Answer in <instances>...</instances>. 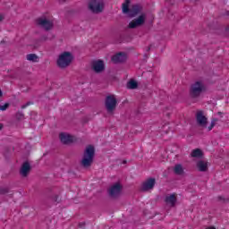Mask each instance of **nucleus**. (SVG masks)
I'll list each match as a JSON object with an SVG mask.
<instances>
[{
    "label": "nucleus",
    "mask_w": 229,
    "mask_h": 229,
    "mask_svg": "<svg viewBox=\"0 0 229 229\" xmlns=\"http://www.w3.org/2000/svg\"><path fill=\"white\" fill-rule=\"evenodd\" d=\"M72 54L71 52L62 53L57 59V65L60 69L69 67L72 62Z\"/></svg>",
    "instance_id": "3"
},
{
    "label": "nucleus",
    "mask_w": 229,
    "mask_h": 229,
    "mask_svg": "<svg viewBox=\"0 0 229 229\" xmlns=\"http://www.w3.org/2000/svg\"><path fill=\"white\" fill-rule=\"evenodd\" d=\"M155 183H157V181L155 178H149L146 182L142 183L141 191H148L153 190L155 187Z\"/></svg>",
    "instance_id": "11"
},
{
    "label": "nucleus",
    "mask_w": 229,
    "mask_h": 229,
    "mask_svg": "<svg viewBox=\"0 0 229 229\" xmlns=\"http://www.w3.org/2000/svg\"><path fill=\"white\" fill-rule=\"evenodd\" d=\"M123 164H126V161H123Z\"/></svg>",
    "instance_id": "29"
},
{
    "label": "nucleus",
    "mask_w": 229,
    "mask_h": 229,
    "mask_svg": "<svg viewBox=\"0 0 229 229\" xmlns=\"http://www.w3.org/2000/svg\"><path fill=\"white\" fill-rule=\"evenodd\" d=\"M0 194H8V188H1Z\"/></svg>",
    "instance_id": "25"
},
{
    "label": "nucleus",
    "mask_w": 229,
    "mask_h": 229,
    "mask_svg": "<svg viewBox=\"0 0 229 229\" xmlns=\"http://www.w3.org/2000/svg\"><path fill=\"white\" fill-rule=\"evenodd\" d=\"M115 106H117V99H115V97L114 95L107 96L106 98V108L107 112L115 110Z\"/></svg>",
    "instance_id": "8"
},
{
    "label": "nucleus",
    "mask_w": 229,
    "mask_h": 229,
    "mask_svg": "<svg viewBox=\"0 0 229 229\" xmlns=\"http://www.w3.org/2000/svg\"><path fill=\"white\" fill-rule=\"evenodd\" d=\"M112 62L114 64H123V62H126V54L118 53L112 57Z\"/></svg>",
    "instance_id": "16"
},
{
    "label": "nucleus",
    "mask_w": 229,
    "mask_h": 229,
    "mask_svg": "<svg viewBox=\"0 0 229 229\" xmlns=\"http://www.w3.org/2000/svg\"><path fill=\"white\" fill-rule=\"evenodd\" d=\"M196 121L197 124L201 128H207V124H208V119L205 116L203 111H198L196 114Z\"/></svg>",
    "instance_id": "9"
},
{
    "label": "nucleus",
    "mask_w": 229,
    "mask_h": 229,
    "mask_svg": "<svg viewBox=\"0 0 229 229\" xmlns=\"http://www.w3.org/2000/svg\"><path fill=\"white\" fill-rule=\"evenodd\" d=\"M10 106L9 103H5L4 106H0V110L2 112H4L5 110H8V107Z\"/></svg>",
    "instance_id": "24"
},
{
    "label": "nucleus",
    "mask_w": 229,
    "mask_h": 229,
    "mask_svg": "<svg viewBox=\"0 0 229 229\" xmlns=\"http://www.w3.org/2000/svg\"><path fill=\"white\" fill-rule=\"evenodd\" d=\"M176 201V193L166 195L165 198V202L168 207H174Z\"/></svg>",
    "instance_id": "15"
},
{
    "label": "nucleus",
    "mask_w": 229,
    "mask_h": 229,
    "mask_svg": "<svg viewBox=\"0 0 229 229\" xmlns=\"http://www.w3.org/2000/svg\"><path fill=\"white\" fill-rule=\"evenodd\" d=\"M137 87H139V84L134 80H131L127 83V89H137Z\"/></svg>",
    "instance_id": "21"
},
{
    "label": "nucleus",
    "mask_w": 229,
    "mask_h": 229,
    "mask_svg": "<svg viewBox=\"0 0 229 229\" xmlns=\"http://www.w3.org/2000/svg\"><path fill=\"white\" fill-rule=\"evenodd\" d=\"M145 22H146V14H140L138 18L132 20L129 23L128 28L130 30H135V28H140V26H143Z\"/></svg>",
    "instance_id": "6"
},
{
    "label": "nucleus",
    "mask_w": 229,
    "mask_h": 229,
    "mask_svg": "<svg viewBox=\"0 0 229 229\" xmlns=\"http://www.w3.org/2000/svg\"><path fill=\"white\" fill-rule=\"evenodd\" d=\"M123 187L119 182H116L114 185L111 186L108 190V194L111 198H119L121 196V190Z\"/></svg>",
    "instance_id": "10"
},
{
    "label": "nucleus",
    "mask_w": 229,
    "mask_h": 229,
    "mask_svg": "<svg viewBox=\"0 0 229 229\" xmlns=\"http://www.w3.org/2000/svg\"><path fill=\"white\" fill-rule=\"evenodd\" d=\"M191 157L193 158H201L203 157V151L199 148L193 149L191 153Z\"/></svg>",
    "instance_id": "18"
},
{
    "label": "nucleus",
    "mask_w": 229,
    "mask_h": 229,
    "mask_svg": "<svg viewBox=\"0 0 229 229\" xmlns=\"http://www.w3.org/2000/svg\"><path fill=\"white\" fill-rule=\"evenodd\" d=\"M217 121H218L217 118H214L211 121L210 126L208 127V131H211V130L214 128V126H216V123H217Z\"/></svg>",
    "instance_id": "22"
},
{
    "label": "nucleus",
    "mask_w": 229,
    "mask_h": 229,
    "mask_svg": "<svg viewBox=\"0 0 229 229\" xmlns=\"http://www.w3.org/2000/svg\"><path fill=\"white\" fill-rule=\"evenodd\" d=\"M207 90V86L201 81H195L193 84L191 85L190 88V96L193 99H196L203 94Z\"/></svg>",
    "instance_id": "1"
},
{
    "label": "nucleus",
    "mask_w": 229,
    "mask_h": 229,
    "mask_svg": "<svg viewBox=\"0 0 229 229\" xmlns=\"http://www.w3.org/2000/svg\"><path fill=\"white\" fill-rule=\"evenodd\" d=\"M89 9L92 13H101L103 10H105V1L90 0L89 3Z\"/></svg>",
    "instance_id": "5"
},
{
    "label": "nucleus",
    "mask_w": 229,
    "mask_h": 229,
    "mask_svg": "<svg viewBox=\"0 0 229 229\" xmlns=\"http://www.w3.org/2000/svg\"><path fill=\"white\" fill-rule=\"evenodd\" d=\"M94 153L95 149L92 145H89L86 148L81 165L82 167H90L92 162H94Z\"/></svg>",
    "instance_id": "2"
},
{
    "label": "nucleus",
    "mask_w": 229,
    "mask_h": 229,
    "mask_svg": "<svg viewBox=\"0 0 229 229\" xmlns=\"http://www.w3.org/2000/svg\"><path fill=\"white\" fill-rule=\"evenodd\" d=\"M30 171H31V165H30V163L25 162L22 164V165L20 169V174L23 178H26V176H28L30 174Z\"/></svg>",
    "instance_id": "12"
},
{
    "label": "nucleus",
    "mask_w": 229,
    "mask_h": 229,
    "mask_svg": "<svg viewBox=\"0 0 229 229\" xmlns=\"http://www.w3.org/2000/svg\"><path fill=\"white\" fill-rule=\"evenodd\" d=\"M0 130H3V124L0 123Z\"/></svg>",
    "instance_id": "28"
},
{
    "label": "nucleus",
    "mask_w": 229,
    "mask_h": 229,
    "mask_svg": "<svg viewBox=\"0 0 229 229\" xmlns=\"http://www.w3.org/2000/svg\"><path fill=\"white\" fill-rule=\"evenodd\" d=\"M0 98H3V90L0 89Z\"/></svg>",
    "instance_id": "27"
},
{
    "label": "nucleus",
    "mask_w": 229,
    "mask_h": 229,
    "mask_svg": "<svg viewBox=\"0 0 229 229\" xmlns=\"http://www.w3.org/2000/svg\"><path fill=\"white\" fill-rule=\"evenodd\" d=\"M59 137L63 144H71V142H74V137L68 133L63 132L59 135Z\"/></svg>",
    "instance_id": "13"
},
{
    "label": "nucleus",
    "mask_w": 229,
    "mask_h": 229,
    "mask_svg": "<svg viewBox=\"0 0 229 229\" xmlns=\"http://www.w3.org/2000/svg\"><path fill=\"white\" fill-rule=\"evenodd\" d=\"M16 119H17L18 121H22V120H24V113H22V112H18V113H16Z\"/></svg>",
    "instance_id": "23"
},
{
    "label": "nucleus",
    "mask_w": 229,
    "mask_h": 229,
    "mask_svg": "<svg viewBox=\"0 0 229 229\" xmlns=\"http://www.w3.org/2000/svg\"><path fill=\"white\" fill-rule=\"evenodd\" d=\"M36 22L38 26H40V28H43L47 31H49L53 28V21L46 18V17H40L36 20Z\"/></svg>",
    "instance_id": "7"
},
{
    "label": "nucleus",
    "mask_w": 229,
    "mask_h": 229,
    "mask_svg": "<svg viewBox=\"0 0 229 229\" xmlns=\"http://www.w3.org/2000/svg\"><path fill=\"white\" fill-rule=\"evenodd\" d=\"M26 58L29 62H38V55L36 54H29Z\"/></svg>",
    "instance_id": "20"
},
{
    "label": "nucleus",
    "mask_w": 229,
    "mask_h": 229,
    "mask_svg": "<svg viewBox=\"0 0 229 229\" xmlns=\"http://www.w3.org/2000/svg\"><path fill=\"white\" fill-rule=\"evenodd\" d=\"M174 173L178 175L183 174V166L182 165H175L174 167Z\"/></svg>",
    "instance_id": "19"
},
{
    "label": "nucleus",
    "mask_w": 229,
    "mask_h": 229,
    "mask_svg": "<svg viewBox=\"0 0 229 229\" xmlns=\"http://www.w3.org/2000/svg\"><path fill=\"white\" fill-rule=\"evenodd\" d=\"M130 0H126L125 3L123 4V13H129L131 17H135L139 15V13L142 12V6L139 4H134L130 9Z\"/></svg>",
    "instance_id": "4"
},
{
    "label": "nucleus",
    "mask_w": 229,
    "mask_h": 229,
    "mask_svg": "<svg viewBox=\"0 0 229 229\" xmlns=\"http://www.w3.org/2000/svg\"><path fill=\"white\" fill-rule=\"evenodd\" d=\"M26 106H30V102H28L26 105L21 106V108L24 109Z\"/></svg>",
    "instance_id": "26"
},
{
    "label": "nucleus",
    "mask_w": 229,
    "mask_h": 229,
    "mask_svg": "<svg viewBox=\"0 0 229 229\" xmlns=\"http://www.w3.org/2000/svg\"><path fill=\"white\" fill-rule=\"evenodd\" d=\"M197 167L199 171H200L201 173H205V171L208 169V165L206 161L199 160V162H197Z\"/></svg>",
    "instance_id": "17"
},
{
    "label": "nucleus",
    "mask_w": 229,
    "mask_h": 229,
    "mask_svg": "<svg viewBox=\"0 0 229 229\" xmlns=\"http://www.w3.org/2000/svg\"><path fill=\"white\" fill-rule=\"evenodd\" d=\"M92 69L95 72H103L105 71V63L101 60L95 61L92 64Z\"/></svg>",
    "instance_id": "14"
}]
</instances>
